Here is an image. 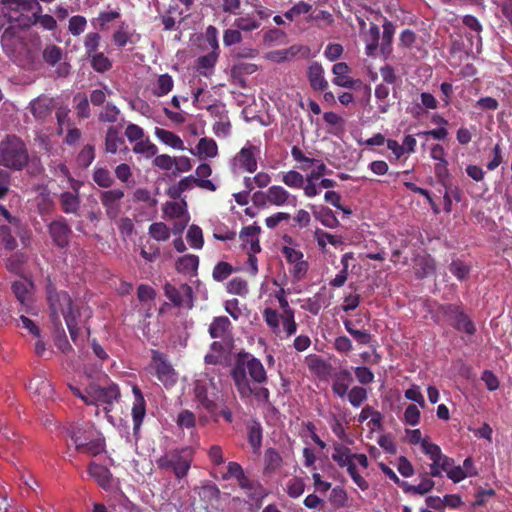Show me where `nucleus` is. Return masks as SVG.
Segmentation results:
<instances>
[{
	"mask_svg": "<svg viewBox=\"0 0 512 512\" xmlns=\"http://www.w3.org/2000/svg\"><path fill=\"white\" fill-rule=\"evenodd\" d=\"M131 33L129 27L125 22L118 27L112 34V41L118 48L125 47L130 42Z\"/></svg>",
	"mask_w": 512,
	"mask_h": 512,
	"instance_id": "obj_48",
	"label": "nucleus"
},
{
	"mask_svg": "<svg viewBox=\"0 0 512 512\" xmlns=\"http://www.w3.org/2000/svg\"><path fill=\"white\" fill-rule=\"evenodd\" d=\"M305 490V484L302 478L294 477L286 484V492L291 498L300 497Z\"/></svg>",
	"mask_w": 512,
	"mask_h": 512,
	"instance_id": "obj_63",
	"label": "nucleus"
},
{
	"mask_svg": "<svg viewBox=\"0 0 512 512\" xmlns=\"http://www.w3.org/2000/svg\"><path fill=\"white\" fill-rule=\"evenodd\" d=\"M307 77L313 90L322 92L328 88V82L324 78V69L320 63L315 61L310 64Z\"/></svg>",
	"mask_w": 512,
	"mask_h": 512,
	"instance_id": "obj_20",
	"label": "nucleus"
},
{
	"mask_svg": "<svg viewBox=\"0 0 512 512\" xmlns=\"http://www.w3.org/2000/svg\"><path fill=\"white\" fill-rule=\"evenodd\" d=\"M363 39L366 43V55L374 56L377 49L380 48V29L378 25L372 23L369 30L364 34Z\"/></svg>",
	"mask_w": 512,
	"mask_h": 512,
	"instance_id": "obj_32",
	"label": "nucleus"
},
{
	"mask_svg": "<svg viewBox=\"0 0 512 512\" xmlns=\"http://www.w3.org/2000/svg\"><path fill=\"white\" fill-rule=\"evenodd\" d=\"M150 236L157 241H166L170 238V230L163 222H155L149 226Z\"/></svg>",
	"mask_w": 512,
	"mask_h": 512,
	"instance_id": "obj_56",
	"label": "nucleus"
},
{
	"mask_svg": "<svg viewBox=\"0 0 512 512\" xmlns=\"http://www.w3.org/2000/svg\"><path fill=\"white\" fill-rule=\"evenodd\" d=\"M260 26V21L257 20L252 14H246L237 17L233 22V27L239 29L241 32H252L257 30Z\"/></svg>",
	"mask_w": 512,
	"mask_h": 512,
	"instance_id": "obj_41",
	"label": "nucleus"
},
{
	"mask_svg": "<svg viewBox=\"0 0 512 512\" xmlns=\"http://www.w3.org/2000/svg\"><path fill=\"white\" fill-rule=\"evenodd\" d=\"M475 475H477V471H465L464 468H462L460 465H455V461L452 462V465L446 472V476L454 483H459L466 477Z\"/></svg>",
	"mask_w": 512,
	"mask_h": 512,
	"instance_id": "obj_51",
	"label": "nucleus"
},
{
	"mask_svg": "<svg viewBox=\"0 0 512 512\" xmlns=\"http://www.w3.org/2000/svg\"><path fill=\"white\" fill-rule=\"evenodd\" d=\"M332 460L337 463L340 468H344L353 462V453L351 449L341 443L333 444Z\"/></svg>",
	"mask_w": 512,
	"mask_h": 512,
	"instance_id": "obj_31",
	"label": "nucleus"
},
{
	"mask_svg": "<svg viewBox=\"0 0 512 512\" xmlns=\"http://www.w3.org/2000/svg\"><path fill=\"white\" fill-rule=\"evenodd\" d=\"M133 152L136 154H142L146 158H151L156 156L158 148L149 139H146L136 142L133 146Z\"/></svg>",
	"mask_w": 512,
	"mask_h": 512,
	"instance_id": "obj_54",
	"label": "nucleus"
},
{
	"mask_svg": "<svg viewBox=\"0 0 512 512\" xmlns=\"http://www.w3.org/2000/svg\"><path fill=\"white\" fill-rule=\"evenodd\" d=\"M194 394L201 406L210 414H214L217 404L208 397V386L204 381L197 380L194 385Z\"/></svg>",
	"mask_w": 512,
	"mask_h": 512,
	"instance_id": "obj_24",
	"label": "nucleus"
},
{
	"mask_svg": "<svg viewBox=\"0 0 512 512\" xmlns=\"http://www.w3.org/2000/svg\"><path fill=\"white\" fill-rule=\"evenodd\" d=\"M282 457L274 448H268L264 454V473L271 474L282 466Z\"/></svg>",
	"mask_w": 512,
	"mask_h": 512,
	"instance_id": "obj_35",
	"label": "nucleus"
},
{
	"mask_svg": "<svg viewBox=\"0 0 512 512\" xmlns=\"http://www.w3.org/2000/svg\"><path fill=\"white\" fill-rule=\"evenodd\" d=\"M42 56L48 65L55 66L62 60L63 51L61 47L51 44L44 48Z\"/></svg>",
	"mask_w": 512,
	"mask_h": 512,
	"instance_id": "obj_46",
	"label": "nucleus"
},
{
	"mask_svg": "<svg viewBox=\"0 0 512 512\" xmlns=\"http://www.w3.org/2000/svg\"><path fill=\"white\" fill-rule=\"evenodd\" d=\"M31 16L25 15V11H16L11 13V18L15 20L18 27H29L34 24H40L45 30L52 31L57 28V22L54 17L48 14L42 15L38 8Z\"/></svg>",
	"mask_w": 512,
	"mask_h": 512,
	"instance_id": "obj_10",
	"label": "nucleus"
},
{
	"mask_svg": "<svg viewBox=\"0 0 512 512\" xmlns=\"http://www.w3.org/2000/svg\"><path fill=\"white\" fill-rule=\"evenodd\" d=\"M281 180L286 186L294 189H301L304 184V176L295 170L283 173Z\"/></svg>",
	"mask_w": 512,
	"mask_h": 512,
	"instance_id": "obj_57",
	"label": "nucleus"
},
{
	"mask_svg": "<svg viewBox=\"0 0 512 512\" xmlns=\"http://www.w3.org/2000/svg\"><path fill=\"white\" fill-rule=\"evenodd\" d=\"M232 323L226 316L215 317L209 326V335L214 339H227L231 337Z\"/></svg>",
	"mask_w": 512,
	"mask_h": 512,
	"instance_id": "obj_22",
	"label": "nucleus"
},
{
	"mask_svg": "<svg viewBox=\"0 0 512 512\" xmlns=\"http://www.w3.org/2000/svg\"><path fill=\"white\" fill-rule=\"evenodd\" d=\"M93 181L102 188H109L113 184V178L106 168H97L93 173Z\"/></svg>",
	"mask_w": 512,
	"mask_h": 512,
	"instance_id": "obj_61",
	"label": "nucleus"
},
{
	"mask_svg": "<svg viewBox=\"0 0 512 512\" xmlns=\"http://www.w3.org/2000/svg\"><path fill=\"white\" fill-rule=\"evenodd\" d=\"M88 473L97 481L102 488H107L111 483V473L105 466L91 463L88 467Z\"/></svg>",
	"mask_w": 512,
	"mask_h": 512,
	"instance_id": "obj_34",
	"label": "nucleus"
},
{
	"mask_svg": "<svg viewBox=\"0 0 512 512\" xmlns=\"http://www.w3.org/2000/svg\"><path fill=\"white\" fill-rule=\"evenodd\" d=\"M332 72L335 75L333 79V83L336 86L354 89L357 83V80L348 76L350 72V67L345 62H338L334 64L332 68Z\"/></svg>",
	"mask_w": 512,
	"mask_h": 512,
	"instance_id": "obj_21",
	"label": "nucleus"
},
{
	"mask_svg": "<svg viewBox=\"0 0 512 512\" xmlns=\"http://www.w3.org/2000/svg\"><path fill=\"white\" fill-rule=\"evenodd\" d=\"M449 271L459 280L464 281L469 277L471 267L460 259L453 260L449 265Z\"/></svg>",
	"mask_w": 512,
	"mask_h": 512,
	"instance_id": "obj_52",
	"label": "nucleus"
},
{
	"mask_svg": "<svg viewBox=\"0 0 512 512\" xmlns=\"http://www.w3.org/2000/svg\"><path fill=\"white\" fill-rule=\"evenodd\" d=\"M187 240L192 248L201 249L204 245L201 228L194 224L191 225L187 232Z\"/></svg>",
	"mask_w": 512,
	"mask_h": 512,
	"instance_id": "obj_58",
	"label": "nucleus"
},
{
	"mask_svg": "<svg viewBox=\"0 0 512 512\" xmlns=\"http://www.w3.org/2000/svg\"><path fill=\"white\" fill-rule=\"evenodd\" d=\"M47 228L55 246L66 248L69 245L72 230L65 218L61 217L52 221Z\"/></svg>",
	"mask_w": 512,
	"mask_h": 512,
	"instance_id": "obj_12",
	"label": "nucleus"
},
{
	"mask_svg": "<svg viewBox=\"0 0 512 512\" xmlns=\"http://www.w3.org/2000/svg\"><path fill=\"white\" fill-rule=\"evenodd\" d=\"M152 362L155 366L156 376L159 381L166 383L170 380L173 381L174 370L171 365L166 361L164 355L159 351L153 350Z\"/></svg>",
	"mask_w": 512,
	"mask_h": 512,
	"instance_id": "obj_19",
	"label": "nucleus"
},
{
	"mask_svg": "<svg viewBox=\"0 0 512 512\" xmlns=\"http://www.w3.org/2000/svg\"><path fill=\"white\" fill-rule=\"evenodd\" d=\"M353 382V377L348 369L340 370L336 375L332 383V391L337 396L343 398L347 395L349 386Z\"/></svg>",
	"mask_w": 512,
	"mask_h": 512,
	"instance_id": "obj_26",
	"label": "nucleus"
},
{
	"mask_svg": "<svg viewBox=\"0 0 512 512\" xmlns=\"http://www.w3.org/2000/svg\"><path fill=\"white\" fill-rule=\"evenodd\" d=\"M260 233V227L257 225H250L244 227L240 232V239L243 245L249 249V252L258 253L261 250L258 234Z\"/></svg>",
	"mask_w": 512,
	"mask_h": 512,
	"instance_id": "obj_23",
	"label": "nucleus"
},
{
	"mask_svg": "<svg viewBox=\"0 0 512 512\" xmlns=\"http://www.w3.org/2000/svg\"><path fill=\"white\" fill-rule=\"evenodd\" d=\"M346 331L355 339L360 345H369L372 341V335L366 330H359L354 327L351 320L345 319L343 321Z\"/></svg>",
	"mask_w": 512,
	"mask_h": 512,
	"instance_id": "obj_38",
	"label": "nucleus"
},
{
	"mask_svg": "<svg viewBox=\"0 0 512 512\" xmlns=\"http://www.w3.org/2000/svg\"><path fill=\"white\" fill-rule=\"evenodd\" d=\"M222 480L228 481L235 479L240 489L246 492L247 497L259 508L263 499L267 496V491L263 485L250 479L244 472V469L238 462L230 461L227 464V471L222 474Z\"/></svg>",
	"mask_w": 512,
	"mask_h": 512,
	"instance_id": "obj_5",
	"label": "nucleus"
},
{
	"mask_svg": "<svg viewBox=\"0 0 512 512\" xmlns=\"http://www.w3.org/2000/svg\"><path fill=\"white\" fill-rule=\"evenodd\" d=\"M248 442L254 452H257L260 449L262 445V427L260 423L253 422L248 426Z\"/></svg>",
	"mask_w": 512,
	"mask_h": 512,
	"instance_id": "obj_47",
	"label": "nucleus"
},
{
	"mask_svg": "<svg viewBox=\"0 0 512 512\" xmlns=\"http://www.w3.org/2000/svg\"><path fill=\"white\" fill-rule=\"evenodd\" d=\"M258 70L254 63L238 62L231 67V77L242 87L245 86V76L251 75Z\"/></svg>",
	"mask_w": 512,
	"mask_h": 512,
	"instance_id": "obj_28",
	"label": "nucleus"
},
{
	"mask_svg": "<svg viewBox=\"0 0 512 512\" xmlns=\"http://www.w3.org/2000/svg\"><path fill=\"white\" fill-rule=\"evenodd\" d=\"M155 136L165 145L170 146L173 149L184 150V142L183 140L175 133L162 129L155 128Z\"/></svg>",
	"mask_w": 512,
	"mask_h": 512,
	"instance_id": "obj_33",
	"label": "nucleus"
},
{
	"mask_svg": "<svg viewBox=\"0 0 512 512\" xmlns=\"http://www.w3.org/2000/svg\"><path fill=\"white\" fill-rule=\"evenodd\" d=\"M121 16L119 11H103L98 16L92 19L91 23L98 27L100 31H107L109 29V23L118 19Z\"/></svg>",
	"mask_w": 512,
	"mask_h": 512,
	"instance_id": "obj_43",
	"label": "nucleus"
},
{
	"mask_svg": "<svg viewBox=\"0 0 512 512\" xmlns=\"http://www.w3.org/2000/svg\"><path fill=\"white\" fill-rule=\"evenodd\" d=\"M29 162V154L24 141L15 136L8 135L0 143V166L21 171Z\"/></svg>",
	"mask_w": 512,
	"mask_h": 512,
	"instance_id": "obj_4",
	"label": "nucleus"
},
{
	"mask_svg": "<svg viewBox=\"0 0 512 512\" xmlns=\"http://www.w3.org/2000/svg\"><path fill=\"white\" fill-rule=\"evenodd\" d=\"M307 21L314 22L319 28H322L333 25L334 16L327 10H313L309 14Z\"/></svg>",
	"mask_w": 512,
	"mask_h": 512,
	"instance_id": "obj_44",
	"label": "nucleus"
},
{
	"mask_svg": "<svg viewBox=\"0 0 512 512\" xmlns=\"http://www.w3.org/2000/svg\"><path fill=\"white\" fill-rule=\"evenodd\" d=\"M45 293L50 320L57 331L61 329L64 333L60 316L66 319V315L79 312L74 308L70 295L66 291H58L50 276L46 277Z\"/></svg>",
	"mask_w": 512,
	"mask_h": 512,
	"instance_id": "obj_3",
	"label": "nucleus"
},
{
	"mask_svg": "<svg viewBox=\"0 0 512 512\" xmlns=\"http://www.w3.org/2000/svg\"><path fill=\"white\" fill-rule=\"evenodd\" d=\"M436 272L435 259L430 254L417 255L414 259V273L417 279H424Z\"/></svg>",
	"mask_w": 512,
	"mask_h": 512,
	"instance_id": "obj_18",
	"label": "nucleus"
},
{
	"mask_svg": "<svg viewBox=\"0 0 512 512\" xmlns=\"http://www.w3.org/2000/svg\"><path fill=\"white\" fill-rule=\"evenodd\" d=\"M120 115V110L111 102L106 103L98 115V120L104 123H115Z\"/></svg>",
	"mask_w": 512,
	"mask_h": 512,
	"instance_id": "obj_53",
	"label": "nucleus"
},
{
	"mask_svg": "<svg viewBox=\"0 0 512 512\" xmlns=\"http://www.w3.org/2000/svg\"><path fill=\"white\" fill-rule=\"evenodd\" d=\"M124 197V191L121 189H111L100 193V201L105 208L106 216L110 220L116 219L121 211L120 201Z\"/></svg>",
	"mask_w": 512,
	"mask_h": 512,
	"instance_id": "obj_11",
	"label": "nucleus"
},
{
	"mask_svg": "<svg viewBox=\"0 0 512 512\" xmlns=\"http://www.w3.org/2000/svg\"><path fill=\"white\" fill-rule=\"evenodd\" d=\"M227 291L230 294L244 296L248 293V283L242 278L235 277L228 282Z\"/></svg>",
	"mask_w": 512,
	"mask_h": 512,
	"instance_id": "obj_62",
	"label": "nucleus"
},
{
	"mask_svg": "<svg viewBox=\"0 0 512 512\" xmlns=\"http://www.w3.org/2000/svg\"><path fill=\"white\" fill-rule=\"evenodd\" d=\"M196 148L200 158H214L218 154V146L212 138H201Z\"/></svg>",
	"mask_w": 512,
	"mask_h": 512,
	"instance_id": "obj_39",
	"label": "nucleus"
},
{
	"mask_svg": "<svg viewBox=\"0 0 512 512\" xmlns=\"http://www.w3.org/2000/svg\"><path fill=\"white\" fill-rule=\"evenodd\" d=\"M263 318L267 326L274 332H280L281 314L276 309L267 307L263 310Z\"/></svg>",
	"mask_w": 512,
	"mask_h": 512,
	"instance_id": "obj_50",
	"label": "nucleus"
},
{
	"mask_svg": "<svg viewBox=\"0 0 512 512\" xmlns=\"http://www.w3.org/2000/svg\"><path fill=\"white\" fill-rule=\"evenodd\" d=\"M86 26V18L81 15H75L69 19L68 30L73 36H79L85 31Z\"/></svg>",
	"mask_w": 512,
	"mask_h": 512,
	"instance_id": "obj_64",
	"label": "nucleus"
},
{
	"mask_svg": "<svg viewBox=\"0 0 512 512\" xmlns=\"http://www.w3.org/2000/svg\"><path fill=\"white\" fill-rule=\"evenodd\" d=\"M310 207L315 219L320 221L325 227L333 229L339 226V221L330 208L326 206L317 207L315 205H311Z\"/></svg>",
	"mask_w": 512,
	"mask_h": 512,
	"instance_id": "obj_27",
	"label": "nucleus"
},
{
	"mask_svg": "<svg viewBox=\"0 0 512 512\" xmlns=\"http://www.w3.org/2000/svg\"><path fill=\"white\" fill-rule=\"evenodd\" d=\"M88 400L85 399L87 405H101L104 404V411L108 414L111 411L113 403L117 402L120 398V389L117 384L111 383L108 386H100L97 384L89 385Z\"/></svg>",
	"mask_w": 512,
	"mask_h": 512,
	"instance_id": "obj_7",
	"label": "nucleus"
},
{
	"mask_svg": "<svg viewBox=\"0 0 512 512\" xmlns=\"http://www.w3.org/2000/svg\"><path fill=\"white\" fill-rule=\"evenodd\" d=\"M54 101L47 96H39L32 100L29 109L37 121L45 122L52 114Z\"/></svg>",
	"mask_w": 512,
	"mask_h": 512,
	"instance_id": "obj_16",
	"label": "nucleus"
},
{
	"mask_svg": "<svg viewBox=\"0 0 512 512\" xmlns=\"http://www.w3.org/2000/svg\"><path fill=\"white\" fill-rule=\"evenodd\" d=\"M173 87L174 81L172 77L167 73L161 74L152 87V93L156 97H163L171 92Z\"/></svg>",
	"mask_w": 512,
	"mask_h": 512,
	"instance_id": "obj_36",
	"label": "nucleus"
},
{
	"mask_svg": "<svg viewBox=\"0 0 512 512\" xmlns=\"http://www.w3.org/2000/svg\"><path fill=\"white\" fill-rule=\"evenodd\" d=\"M193 462V450L190 447L172 449L159 457L156 464L159 469L171 472L177 480L188 475Z\"/></svg>",
	"mask_w": 512,
	"mask_h": 512,
	"instance_id": "obj_6",
	"label": "nucleus"
},
{
	"mask_svg": "<svg viewBox=\"0 0 512 512\" xmlns=\"http://www.w3.org/2000/svg\"><path fill=\"white\" fill-rule=\"evenodd\" d=\"M230 374L241 400L254 397L263 404L270 403L269 389L262 386L268 381L267 372L258 358L247 352H239Z\"/></svg>",
	"mask_w": 512,
	"mask_h": 512,
	"instance_id": "obj_1",
	"label": "nucleus"
},
{
	"mask_svg": "<svg viewBox=\"0 0 512 512\" xmlns=\"http://www.w3.org/2000/svg\"><path fill=\"white\" fill-rule=\"evenodd\" d=\"M87 59L89 60L92 69L98 73H105L109 71L113 66L112 60L109 59L103 52L91 55Z\"/></svg>",
	"mask_w": 512,
	"mask_h": 512,
	"instance_id": "obj_40",
	"label": "nucleus"
},
{
	"mask_svg": "<svg viewBox=\"0 0 512 512\" xmlns=\"http://www.w3.org/2000/svg\"><path fill=\"white\" fill-rule=\"evenodd\" d=\"M12 292L19 302L18 311L26 314H36L34 307V283L30 279L14 281L11 285Z\"/></svg>",
	"mask_w": 512,
	"mask_h": 512,
	"instance_id": "obj_9",
	"label": "nucleus"
},
{
	"mask_svg": "<svg viewBox=\"0 0 512 512\" xmlns=\"http://www.w3.org/2000/svg\"><path fill=\"white\" fill-rule=\"evenodd\" d=\"M234 272L233 266L225 261L218 262L212 271V277L217 282L226 280Z\"/></svg>",
	"mask_w": 512,
	"mask_h": 512,
	"instance_id": "obj_55",
	"label": "nucleus"
},
{
	"mask_svg": "<svg viewBox=\"0 0 512 512\" xmlns=\"http://www.w3.org/2000/svg\"><path fill=\"white\" fill-rule=\"evenodd\" d=\"M101 39L102 37L98 32H89L84 36L83 47L85 50L86 58L99 53L98 49L101 44Z\"/></svg>",
	"mask_w": 512,
	"mask_h": 512,
	"instance_id": "obj_42",
	"label": "nucleus"
},
{
	"mask_svg": "<svg viewBox=\"0 0 512 512\" xmlns=\"http://www.w3.org/2000/svg\"><path fill=\"white\" fill-rule=\"evenodd\" d=\"M421 449L431 460L429 472L435 478L442 477L443 473H446L452 462H454L453 458L442 453L441 448L437 444L431 443L428 440L422 441Z\"/></svg>",
	"mask_w": 512,
	"mask_h": 512,
	"instance_id": "obj_8",
	"label": "nucleus"
},
{
	"mask_svg": "<svg viewBox=\"0 0 512 512\" xmlns=\"http://www.w3.org/2000/svg\"><path fill=\"white\" fill-rule=\"evenodd\" d=\"M73 191H65L60 194L59 202L61 209L66 214L77 215L80 209L79 184L73 180Z\"/></svg>",
	"mask_w": 512,
	"mask_h": 512,
	"instance_id": "obj_15",
	"label": "nucleus"
},
{
	"mask_svg": "<svg viewBox=\"0 0 512 512\" xmlns=\"http://www.w3.org/2000/svg\"><path fill=\"white\" fill-rule=\"evenodd\" d=\"M268 202L273 206L296 205V197L291 195L284 187L280 185H273L267 189Z\"/></svg>",
	"mask_w": 512,
	"mask_h": 512,
	"instance_id": "obj_17",
	"label": "nucleus"
},
{
	"mask_svg": "<svg viewBox=\"0 0 512 512\" xmlns=\"http://www.w3.org/2000/svg\"><path fill=\"white\" fill-rule=\"evenodd\" d=\"M28 389L43 399H51L54 388L49 380L42 376H35L28 383Z\"/></svg>",
	"mask_w": 512,
	"mask_h": 512,
	"instance_id": "obj_25",
	"label": "nucleus"
},
{
	"mask_svg": "<svg viewBox=\"0 0 512 512\" xmlns=\"http://www.w3.org/2000/svg\"><path fill=\"white\" fill-rule=\"evenodd\" d=\"M68 434L78 453L97 456L105 449V439L91 422L72 424Z\"/></svg>",
	"mask_w": 512,
	"mask_h": 512,
	"instance_id": "obj_2",
	"label": "nucleus"
},
{
	"mask_svg": "<svg viewBox=\"0 0 512 512\" xmlns=\"http://www.w3.org/2000/svg\"><path fill=\"white\" fill-rule=\"evenodd\" d=\"M25 261L26 257L23 253H15L14 255L7 258L5 267L12 273L20 274L22 272V267Z\"/></svg>",
	"mask_w": 512,
	"mask_h": 512,
	"instance_id": "obj_60",
	"label": "nucleus"
},
{
	"mask_svg": "<svg viewBox=\"0 0 512 512\" xmlns=\"http://www.w3.org/2000/svg\"><path fill=\"white\" fill-rule=\"evenodd\" d=\"M281 321L286 338L291 337L297 331V323L295 321V311H288V313L281 314Z\"/></svg>",
	"mask_w": 512,
	"mask_h": 512,
	"instance_id": "obj_59",
	"label": "nucleus"
},
{
	"mask_svg": "<svg viewBox=\"0 0 512 512\" xmlns=\"http://www.w3.org/2000/svg\"><path fill=\"white\" fill-rule=\"evenodd\" d=\"M120 144H124V139L120 136L119 130L115 126H110L105 137L106 152L115 154Z\"/></svg>",
	"mask_w": 512,
	"mask_h": 512,
	"instance_id": "obj_37",
	"label": "nucleus"
},
{
	"mask_svg": "<svg viewBox=\"0 0 512 512\" xmlns=\"http://www.w3.org/2000/svg\"><path fill=\"white\" fill-rule=\"evenodd\" d=\"M199 266V257L194 254H186L180 257L175 264L177 272L187 275H195Z\"/></svg>",
	"mask_w": 512,
	"mask_h": 512,
	"instance_id": "obj_30",
	"label": "nucleus"
},
{
	"mask_svg": "<svg viewBox=\"0 0 512 512\" xmlns=\"http://www.w3.org/2000/svg\"><path fill=\"white\" fill-rule=\"evenodd\" d=\"M260 148L247 142L246 145L235 155L234 162L244 171L254 173L257 170V155Z\"/></svg>",
	"mask_w": 512,
	"mask_h": 512,
	"instance_id": "obj_13",
	"label": "nucleus"
},
{
	"mask_svg": "<svg viewBox=\"0 0 512 512\" xmlns=\"http://www.w3.org/2000/svg\"><path fill=\"white\" fill-rule=\"evenodd\" d=\"M433 476L430 475L429 471H423L419 473V484L415 485L414 494L425 495L429 493L435 486V482L433 481Z\"/></svg>",
	"mask_w": 512,
	"mask_h": 512,
	"instance_id": "obj_45",
	"label": "nucleus"
},
{
	"mask_svg": "<svg viewBox=\"0 0 512 512\" xmlns=\"http://www.w3.org/2000/svg\"><path fill=\"white\" fill-rule=\"evenodd\" d=\"M451 324L457 331L465 332L468 335H474L476 332L474 323L464 312L460 314L459 317L456 318Z\"/></svg>",
	"mask_w": 512,
	"mask_h": 512,
	"instance_id": "obj_49",
	"label": "nucleus"
},
{
	"mask_svg": "<svg viewBox=\"0 0 512 512\" xmlns=\"http://www.w3.org/2000/svg\"><path fill=\"white\" fill-rule=\"evenodd\" d=\"M395 34V25L385 19L383 23V35L380 43V51L384 58H388L392 53V43Z\"/></svg>",
	"mask_w": 512,
	"mask_h": 512,
	"instance_id": "obj_29",
	"label": "nucleus"
},
{
	"mask_svg": "<svg viewBox=\"0 0 512 512\" xmlns=\"http://www.w3.org/2000/svg\"><path fill=\"white\" fill-rule=\"evenodd\" d=\"M134 402L132 407L133 434L138 438V434L146 415V402L141 389L134 385L132 387Z\"/></svg>",
	"mask_w": 512,
	"mask_h": 512,
	"instance_id": "obj_14",
	"label": "nucleus"
}]
</instances>
